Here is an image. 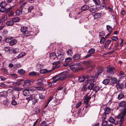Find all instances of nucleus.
Instances as JSON below:
<instances>
[{
    "instance_id": "obj_51",
    "label": "nucleus",
    "mask_w": 126,
    "mask_h": 126,
    "mask_svg": "<svg viewBox=\"0 0 126 126\" xmlns=\"http://www.w3.org/2000/svg\"><path fill=\"white\" fill-rule=\"evenodd\" d=\"M6 9L5 7H1L0 9V12H1L3 13L6 11Z\"/></svg>"
},
{
    "instance_id": "obj_29",
    "label": "nucleus",
    "mask_w": 126,
    "mask_h": 126,
    "mask_svg": "<svg viewBox=\"0 0 126 126\" xmlns=\"http://www.w3.org/2000/svg\"><path fill=\"white\" fill-rule=\"evenodd\" d=\"M97 10V7H92L89 9V11L91 12L92 13H94L96 12Z\"/></svg>"
},
{
    "instance_id": "obj_34",
    "label": "nucleus",
    "mask_w": 126,
    "mask_h": 126,
    "mask_svg": "<svg viewBox=\"0 0 126 126\" xmlns=\"http://www.w3.org/2000/svg\"><path fill=\"white\" fill-rule=\"evenodd\" d=\"M50 57L51 59H55L56 58V56L55 53H53L50 54Z\"/></svg>"
},
{
    "instance_id": "obj_32",
    "label": "nucleus",
    "mask_w": 126,
    "mask_h": 126,
    "mask_svg": "<svg viewBox=\"0 0 126 126\" xmlns=\"http://www.w3.org/2000/svg\"><path fill=\"white\" fill-rule=\"evenodd\" d=\"M124 95L122 92H120L118 95V98L119 100H120L123 98L124 97Z\"/></svg>"
},
{
    "instance_id": "obj_7",
    "label": "nucleus",
    "mask_w": 126,
    "mask_h": 126,
    "mask_svg": "<svg viewBox=\"0 0 126 126\" xmlns=\"http://www.w3.org/2000/svg\"><path fill=\"white\" fill-rule=\"evenodd\" d=\"M92 62L90 61H84L83 63L87 67L91 66L92 68H94L95 67V65L92 64Z\"/></svg>"
},
{
    "instance_id": "obj_42",
    "label": "nucleus",
    "mask_w": 126,
    "mask_h": 126,
    "mask_svg": "<svg viewBox=\"0 0 126 126\" xmlns=\"http://www.w3.org/2000/svg\"><path fill=\"white\" fill-rule=\"evenodd\" d=\"M117 80L115 78H112L111 79V82L112 83H115L116 82Z\"/></svg>"
},
{
    "instance_id": "obj_49",
    "label": "nucleus",
    "mask_w": 126,
    "mask_h": 126,
    "mask_svg": "<svg viewBox=\"0 0 126 126\" xmlns=\"http://www.w3.org/2000/svg\"><path fill=\"white\" fill-rule=\"evenodd\" d=\"M105 41V39L103 37H101L100 41V43L101 44H103Z\"/></svg>"
},
{
    "instance_id": "obj_37",
    "label": "nucleus",
    "mask_w": 126,
    "mask_h": 126,
    "mask_svg": "<svg viewBox=\"0 0 126 126\" xmlns=\"http://www.w3.org/2000/svg\"><path fill=\"white\" fill-rule=\"evenodd\" d=\"M69 68L74 72H75L76 71V69L74 65H71L69 66Z\"/></svg>"
},
{
    "instance_id": "obj_26",
    "label": "nucleus",
    "mask_w": 126,
    "mask_h": 126,
    "mask_svg": "<svg viewBox=\"0 0 126 126\" xmlns=\"http://www.w3.org/2000/svg\"><path fill=\"white\" fill-rule=\"evenodd\" d=\"M25 54L26 53L25 52H22L18 55L16 58L18 59L20 58H21L24 56Z\"/></svg>"
},
{
    "instance_id": "obj_21",
    "label": "nucleus",
    "mask_w": 126,
    "mask_h": 126,
    "mask_svg": "<svg viewBox=\"0 0 126 126\" xmlns=\"http://www.w3.org/2000/svg\"><path fill=\"white\" fill-rule=\"evenodd\" d=\"M14 23L13 19L10 20L8 21L6 24L7 26H11L14 24Z\"/></svg>"
},
{
    "instance_id": "obj_16",
    "label": "nucleus",
    "mask_w": 126,
    "mask_h": 126,
    "mask_svg": "<svg viewBox=\"0 0 126 126\" xmlns=\"http://www.w3.org/2000/svg\"><path fill=\"white\" fill-rule=\"evenodd\" d=\"M116 87L118 90H119L122 89L124 85L122 83L121 84L118 83L116 85Z\"/></svg>"
},
{
    "instance_id": "obj_27",
    "label": "nucleus",
    "mask_w": 126,
    "mask_h": 126,
    "mask_svg": "<svg viewBox=\"0 0 126 126\" xmlns=\"http://www.w3.org/2000/svg\"><path fill=\"white\" fill-rule=\"evenodd\" d=\"M101 88V87L98 86H95L93 89V91H95V92H97L99 91Z\"/></svg>"
},
{
    "instance_id": "obj_1",
    "label": "nucleus",
    "mask_w": 126,
    "mask_h": 126,
    "mask_svg": "<svg viewBox=\"0 0 126 126\" xmlns=\"http://www.w3.org/2000/svg\"><path fill=\"white\" fill-rule=\"evenodd\" d=\"M89 76L87 75L86 77L85 78L84 76H81L79 77L78 79V81L80 82H83L84 83H85V84H87L89 80Z\"/></svg>"
},
{
    "instance_id": "obj_24",
    "label": "nucleus",
    "mask_w": 126,
    "mask_h": 126,
    "mask_svg": "<svg viewBox=\"0 0 126 126\" xmlns=\"http://www.w3.org/2000/svg\"><path fill=\"white\" fill-rule=\"evenodd\" d=\"M109 121L110 123L115 124V121L114 119L112 117H110L109 118Z\"/></svg>"
},
{
    "instance_id": "obj_53",
    "label": "nucleus",
    "mask_w": 126,
    "mask_h": 126,
    "mask_svg": "<svg viewBox=\"0 0 126 126\" xmlns=\"http://www.w3.org/2000/svg\"><path fill=\"white\" fill-rule=\"evenodd\" d=\"M14 6V5L11 6L9 7L7 10H6V12H9L13 8Z\"/></svg>"
},
{
    "instance_id": "obj_10",
    "label": "nucleus",
    "mask_w": 126,
    "mask_h": 126,
    "mask_svg": "<svg viewBox=\"0 0 126 126\" xmlns=\"http://www.w3.org/2000/svg\"><path fill=\"white\" fill-rule=\"evenodd\" d=\"M23 81L24 84L23 86L24 87H26L31 85V84L29 80L27 79L25 80H24Z\"/></svg>"
},
{
    "instance_id": "obj_9",
    "label": "nucleus",
    "mask_w": 126,
    "mask_h": 126,
    "mask_svg": "<svg viewBox=\"0 0 126 126\" xmlns=\"http://www.w3.org/2000/svg\"><path fill=\"white\" fill-rule=\"evenodd\" d=\"M44 80V78L43 77H42L40 79L37 80L38 82L35 84L36 86H41L43 85V81Z\"/></svg>"
},
{
    "instance_id": "obj_40",
    "label": "nucleus",
    "mask_w": 126,
    "mask_h": 126,
    "mask_svg": "<svg viewBox=\"0 0 126 126\" xmlns=\"http://www.w3.org/2000/svg\"><path fill=\"white\" fill-rule=\"evenodd\" d=\"M110 80L108 79H106L104 80L103 83L105 85H106L108 84Z\"/></svg>"
},
{
    "instance_id": "obj_5",
    "label": "nucleus",
    "mask_w": 126,
    "mask_h": 126,
    "mask_svg": "<svg viewBox=\"0 0 126 126\" xmlns=\"http://www.w3.org/2000/svg\"><path fill=\"white\" fill-rule=\"evenodd\" d=\"M126 114V107L122 111L120 114L118 116V118H120V122L122 123L123 121L124 117Z\"/></svg>"
},
{
    "instance_id": "obj_60",
    "label": "nucleus",
    "mask_w": 126,
    "mask_h": 126,
    "mask_svg": "<svg viewBox=\"0 0 126 126\" xmlns=\"http://www.w3.org/2000/svg\"><path fill=\"white\" fill-rule=\"evenodd\" d=\"M87 89L86 87L83 86L82 87L81 90L82 91L85 92L86 91Z\"/></svg>"
},
{
    "instance_id": "obj_23",
    "label": "nucleus",
    "mask_w": 126,
    "mask_h": 126,
    "mask_svg": "<svg viewBox=\"0 0 126 126\" xmlns=\"http://www.w3.org/2000/svg\"><path fill=\"white\" fill-rule=\"evenodd\" d=\"M27 89V90H28L29 92H31L32 93L34 92L35 90L34 87L33 86L29 87Z\"/></svg>"
},
{
    "instance_id": "obj_48",
    "label": "nucleus",
    "mask_w": 126,
    "mask_h": 126,
    "mask_svg": "<svg viewBox=\"0 0 126 126\" xmlns=\"http://www.w3.org/2000/svg\"><path fill=\"white\" fill-rule=\"evenodd\" d=\"M111 39L113 41H116L118 40V38L116 36H113L111 37Z\"/></svg>"
},
{
    "instance_id": "obj_28",
    "label": "nucleus",
    "mask_w": 126,
    "mask_h": 126,
    "mask_svg": "<svg viewBox=\"0 0 126 126\" xmlns=\"http://www.w3.org/2000/svg\"><path fill=\"white\" fill-rule=\"evenodd\" d=\"M106 28L107 30L110 32V33H111L113 30L112 28L110 26L107 25L106 26Z\"/></svg>"
},
{
    "instance_id": "obj_41",
    "label": "nucleus",
    "mask_w": 126,
    "mask_h": 126,
    "mask_svg": "<svg viewBox=\"0 0 126 126\" xmlns=\"http://www.w3.org/2000/svg\"><path fill=\"white\" fill-rule=\"evenodd\" d=\"M79 58V54H76L73 57V58L75 60L78 59Z\"/></svg>"
},
{
    "instance_id": "obj_43",
    "label": "nucleus",
    "mask_w": 126,
    "mask_h": 126,
    "mask_svg": "<svg viewBox=\"0 0 126 126\" xmlns=\"http://www.w3.org/2000/svg\"><path fill=\"white\" fill-rule=\"evenodd\" d=\"M19 18L18 17H17L13 18L12 19L14 22H18L19 21Z\"/></svg>"
},
{
    "instance_id": "obj_63",
    "label": "nucleus",
    "mask_w": 126,
    "mask_h": 126,
    "mask_svg": "<svg viewBox=\"0 0 126 126\" xmlns=\"http://www.w3.org/2000/svg\"><path fill=\"white\" fill-rule=\"evenodd\" d=\"M82 103L81 102H79L76 105V107L77 108L79 107L81 104Z\"/></svg>"
},
{
    "instance_id": "obj_4",
    "label": "nucleus",
    "mask_w": 126,
    "mask_h": 126,
    "mask_svg": "<svg viewBox=\"0 0 126 126\" xmlns=\"http://www.w3.org/2000/svg\"><path fill=\"white\" fill-rule=\"evenodd\" d=\"M107 70L108 73L112 75H114L115 72V67L110 65H109L107 67Z\"/></svg>"
},
{
    "instance_id": "obj_12",
    "label": "nucleus",
    "mask_w": 126,
    "mask_h": 126,
    "mask_svg": "<svg viewBox=\"0 0 126 126\" xmlns=\"http://www.w3.org/2000/svg\"><path fill=\"white\" fill-rule=\"evenodd\" d=\"M24 80V79H22L16 82H14V86L16 87L18 86L22 83V82Z\"/></svg>"
},
{
    "instance_id": "obj_47",
    "label": "nucleus",
    "mask_w": 126,
    "mask_h": 126,
    "mask_svg": "<svg viewBox=\"0 0 126 126\" xmlns=\"http://www.w3.org/2000/svg\"><path fill=\"white\" fill-rule=\"evenodd\" d=\"M72 60V59L70 57H68L65 59V62H69L71 61Z\"/></svg>"
},
{
    "instance_id": "obj_18",
    "label": "nucleus",
    "mask_w": 126,
    "mask_h": 126,
    "mask_svg": "<svg viewBox=\"0 0 126 126\" xmlns=\"http://www.w3.org/2000/svg\"><path fill=\"white\" fill-rule=\"evenodd\" d=\"M60 62L59 61L54 62L53 63V65L54 67L55 68H58L60 66Z\"/></svg>"
},
{
    "instance_id": "obj_56",
    "label": "nucleus",
    "mask_w": 126,
    "mask_h": 126,
    "mask_svg": "<svg viewBox=\"0 0 126 126\" xmlns=\"http://www.w3.org/2000/svg\"><path fill=\"white\" fill-rule=\"evenodd\" d=\"M39 98L41 99H44L45 98V96L42 94H39Z\"/></svg>"
},
{
    "instance_id": "obj_31",
    "label": "nucleus",
    "mask_w": 126,
    "mask_h": 126,
    "mask_svg": "<svg viewBox=\"0 0 126 126\" xmlns=\"http://www.w3.org/2000/svg\"><path fill=\"white\" fill-rule=\"evenodd\" d=\"M47 125L46 122L45 121H43L41 122L40 126H51L50 124H49L48 125Z\"/></svg>"
},
{
    "instance_id": "obj_13",
    "label": "nucleus",
    "mask_w": 126,
    "mask_h": 126,
    "mask_svg": "<svg viewBox=\"0 0 126 126\" xmlns=\"http://www.w3.org/2000/svg\"><path fill=\"white\" fill-rule=\"evenodd\" d=\"M29 75L32 76H36L39 75V74L38 72L32 71L30 72L29 73Z\"/></svg>"
},
{
    "instance_id": "obj_38",
    "label": "nucleus",
    "mask_w": 126,
    "mask_h": 126,
    "mask_svg": "<svg viewBox=\"0 0 126 126\" xmlns=\"http://www.w3.org/2000/svg\"><path fill=\"white\" fill-rule=\"evenodd\" d=\"M18 72L20 74L22 75L24 74L25 73V71L22 69H18Z\"/></svg>"
},
{
    "instance_id": "obj_59",
    "label": "nucleus",
    "mask_w": 126,
    "mask_h": 126,
    "mask_svg": "<svg viewBox=\"0 0 126 126\" xmlns=\"http://www.w3.org/2000/svg\"><path fill=\"white\" fill-rule=\"evenodd\" d=\"M93 1L96 5H98L100 3V0H93Z\"/></svg>"
},
{
    "instance_id": "obj_6",
    "label": "nucleus",
    "mask_w": 126,
    "mask_h": 126,
    "mask_svg": "<svg viewBox=\"0 0 126 126\" xmlns=\"http://www.w3.org/2000/svg\"><path fill=\"white\" fill-rule=\"evenodd\" d=\"M104 112L105 114H104L102 117L103 120H105L106 119V114H109L111 112V110L110 108L109 107H107L104 110Z\"/></svg>"
},
{
    "instance_id": "obj_25",
    "label": "nucleus",
    "mask_w": 126,
    "mask_h": 126,
    "mask_svg": "<svg viewBox=\"0 0 126 126\" xmlns=\"http://www.w3.org/2000/svg\"><path fill=\"white\" fill-rule=\"evenodd\" d=\"M22 13V11L20 9H18L16 11V14L17 16L21 15Z\"/></svg>"
},
{
    "instance_id": "obj_52",
    "label": "nucleus",
    "mask_w": 126,
    "mask_h": 126,
    "mask_svg": "<svg viewBox=\"0 0 126 126\" xmlns=\"http://www.w3.org/2000/svg\"><path fill=\"white\" fill-rule=\"evenodd\" d=\"M34 7L33 6H30L29 7L28 9V13L30 12H31V11L33 9Z\"/></svg>"
},
{
    "instance_id": "obj_17",
    "label": "nucleus",
    "mask_w": 126,
    "mask_h": 126,
    "mask_svg": "<svg viewBox=\"0 0 126 126\" xmlns=\"http://www.w3.org/2000/svg\"><path fill=\"white\" fill-rule=\"evenodd\" d=\"M11 41L9 43V44L12 46L15 45L17 42L16 40L15 39H13L12 38H11Z\"/></svg>"
},
{
    "instance_id": "obj_39",
    "label": "nucleus",
    "mask_w": 126,
    "mask_h": 126,
    "mask_svg": "<svg viewBox=\"0 0 126 126\" xmlns=\"http://www.w3.org/2000/svg\"><path fill=\"white\" fill-rule=\"evenodd\" d=\"M95 51V49L94 48H91L88 51L89 53L90 54L94 53Z\"/></svg>"
},
{
    "instance_id": "obj_35",
    "label": "nucleus",
    "mask_w": 126,
    "mask_h": 126,
    "mask_svg": "<svg viewBox=\"0 0 126 126\" xmlns=\"http://www.w3.org/2000/svg\"><path fill=\"white\" fill-rule=\"evenodd\" d=\"M126 102L125 101H123L119 103V105L120 107L125 106L126 105Z\"/></svg>"
},
{
    "instance_id": "obj_14",
    "label": "nucleus",
    "mask_w": 126,
    "mask_h": 126,
    "mask_svg": "<svg viewBox=\"0 0 126 126\" xmlns=\"http://www.w3.org/2000/svg\"><path fill=\"white\" fill-rule=\"evenodd\" d=\"M91 98L90 95L88 96H86V97L84 99V102L85 104H88L89 103V102Z\"/></svg>"
},
{
    "instance_id": "obj_50",
    "label": "nucleus",
    "mask_w": 126,
    "mask_h": 126,
    "mask_svg": "<svg viewBox=\"0 0 126 126\" xmlns=\"http://www.w3.org/2000/svg\"><path fill=\"white\" fill-rule=\"evenodd\" d=\"M107 124V122L106 121L103 120L102 123V126H106Z\"/></svg>"
},
{
    "instance_id": "obj_45",
    "label": "nucleus",
    "mask_w": 126,
    "mask_h": 126,
    "mask_svg": "<svg viewBox=\"0 0 126 126\" xmlns=\"http://www.w3.org/2000/svg\"><path fill=\"white\" fill-rule=\"evenodd\" d=\"M13 52L14 54H16L18 52V49L17 48H14L13 49Z\"/></svg>"
},
{
    "instance_id": "obj_2",
    "label": "nucleus",
    "mask_w": 126,
    "mask_h": 126,
    "mask_svg": "<svg viewBox=\"0 0 126 126\" xmlns=\"http://www.w3.org/2000/svg\"><path fill=\"white\" fill-rule=\"evenodd\" d=\"M90 83L87 87V88L89 90H93L94 88V83L95 81V79L94 78H92V79L90 77L89 78Z\"/></svg>"
},
{
    "instance_id": "obj_46",
    "label": "nucleus",
    "mask_w": 126,
    "mask_h": 126,
    "mask_svg": "<svg viewBox=\"0 0 126 126\" xmlns=\"http://www.w3.org/2000/svg\"><path fill=\"white\" fill-rule=\"evenodd\" d=\"M67 54L68 55L71 56L72 53V51L71 49H69L68 50L67 52Z\"/></svg>"
},
{
    "instance_id": "obj_44",
    "label": "nucleus",
    "mask_w": 126,
    "mask_h": 126,
    "mask_svg": "<svg viewBox=\"0 0 126 126\" xmlns=\"http://www.w3.org/2000/svg\"><path fill=\"white\" fill-rule=\"evenodd\" d=\"M33 96L32 95H31L29 97L26 98L25 99H26L28 101H29L31 100H33Z\"/></svg>"
},
{
    "instance_id": "obj_30",
    "label": "nucleus",
    "mask_w": 126,
    "mask_h": 126,
    "mask_svg": "<svg viewBox=\"0 0 126 126\" xmlns=\"http://www.w3.org/2000/svg\"><path fill=\"white\" fill-rule=\"evenodd\" d=\"M6 82L7 84H9V85H8L9 87H13V86H14V82H13L9 81H7Z\"/></svg>"
},
{
    "instance_id": "obj_62",
    "label": "nucleus",
    "mask_w": 126,
    "mask_h": 126,
    "mask_svg": "<svg viewBox=\"0 0 126 126\" xmlns=\"http://www.w3.org/2000/svg\"><path fill=\"white\" fill-rule=\"evenodd\" d=\"M32 100L33 104L34 105L35 104V103L37 102V100L36 98H33V100Z\"/></svg>"
},
{
    "instance_id": "obj_57",
    "label": "nucleus",
    "mask_w": 126,
    "mask_h": 126,
    "mask_svg": "<svg viewBox=\"0 0 126 126\" xmlns=\"http://www.w3.org/2000/svg\"><path fill=\"white\" fill-rule=\"evenodd\" d=\"M11 38H6L5 40V41L7 43H9L11 42Z\"/></svg>"
},
{
    "instance_id": "obj_58",
    "label": "nucleus",
    "mask_w": 126,
    "mask_h": 126,
    "mask_svg": "<svg viewBox=\"0 0 126 126\" xmlns=\"http://www.w3.org/2000/svg\"><path fill=\"white\" fill-rule=\"evenodd\" d=\"M11 104L15 106L17 104V102L15 100H14L12 101Z\"/></svg>"
},
{
    "instance_id": "obj_20",
    "label": "nucleus",
    "mask_w": 126,
    "mask_h": 126,
    "mask_svg": "<svg viewBox=\"0 0 126 126\" xmlns=\"http://www.w3.org/2000/svg\"><path fill=\"white\" fill-rule=\"evenodd\" d=\"M97 69V76H98L99 74L101 73L103 70V68L102 67H100L99 66H98Z\"/></svg>"
},
{
    "instance_id": "obj_8",
    "label": "nucleus",
    "mask_w": 126,
    "mask_h": 126,
    "mask_svg": "<svg viewBox=\"0 0 126 126\" xmlns=\"http://www.w3.org/2000/svg\"><path fill=\"white\" fill-rule=\"evenodd\" d=\"M66 72H64L61 73L60 76V80H63L65 79L66 77Z\"/></svg>"
},
{
    "instance_id": "obj_55",
    "label": "nucleus",
    "mask_w": 126,
    "mask_h": 126,
    "mask_svg": "<svg viewBox=\"0 0 126 126\" xmlns=\"http://www.w3.org/2000/svg\"><path fill=\"white\" fill-rule=\"evenodd\" d=\"M13 89L15 90L19 91H22L23 89L20 87H15Z\"/></svg>"
},
{
    "instance_id": "obj_15",
    "label": "nucleus",
    "mask_w": 126,
    "mask_h": 126,
    "mask_svg": "<svg viewBox=\"0 0 126 126\" xmlns=\"http://www.w3.org/2000/svg\"><path fill=\"white\" fill-rule=\"evenodd\" d=\"M23 95L25 96H28L30 95L29 92L27 90V89L23 90Z\"/></svg>"
},
{
    "instance_id": "obj_22",
    "label": "nucleus",
    "mask_w": 126,
    "mask_h": 126,
    "mask_svg": "<svg viewBox=\"0 0 126 126\" xmlns=\"http://www.w3.org/2000/svg\"><path fill=\"white\" fill-rule=\"evenodd\" d=\"M58 76H55L53 77V80L52 81V82L54 83H56L57 81L59 80H60V79L59 77H58Z\"/></svg>"
},
{
    "instance_id": "obj_36",
    "label": "nucleus",
    "mask_w": 126,
    "mask_h": 126,
    "mask_svg": "<svg viewBox=\"0 0 126 126\" xmlns=\"http://www.w3.org/2000/svg\"><path fill=\"white\" fill-rule=\"evenodd\" d=\"M7 4V3L6 2L2 1L0 3V5L1 7L4 8L6 6Z\"/></svg>"
},
{
    "instance_id": "obj_33",
    "label": "nucleus",
    "mask_w": 126,
    "mask_h": 126,
    "mask_svg": "<svg viewBox=\"0 0 126 126\" xmlns=\"http://www.w3.org/2000/svg\"><path fill=\"white\" fill-rule=\"evenodd\" d=\"M89 8V7L88 5H84L81 8V9L82 11L87 10Z\"/></svg>"
},
{
    "instance_id": "obj_11",
    "label": "nucleus",
    "mask_w": 126,
    "mask_h": 126,
    "mask_svg": "<svg viewBox=\"0 0 126 126\" xmlns=\"http://www.w3.org/2000/svg\"><path fill=\"white\" fill-rule=\"evenodd\" d=\"M52 70H48L46 69H43L40 70V73L41 74H45L50 73L51 72Z\"/></svg>"
},
{
    "instance_id": "obj_54",
    "label": "nucleus",
    "mask_w": 126,
    "mask_h": 126,
    "mask_svg": "<svg viewBox=\"0 0 126 126\" xmlns=\"http://www.w3.org/2000/svg\"><path fill=\"white\" fill-rule=\"evenodd\" d=\"M34 111L35 112V113L37 114L39 112L40 109L38 108H36L34 109Z\"/></svg>"
},
{
    "instance_id": "obj_3",
    "label": "nucleus",
    "mask_w": 126,
    "mask_h": 126,
    "mask_svg": "<svg viewBox=\"0 0 126 126\" xmlns=\"http://www.w3.org/2000/svg\"><path fill=\"white\" fill-rule=\"evenodd\" d=\"M27 28L26 27L23 26L21 27L20 29V31L23 33L22 34V37H27L29 36V35L28 33L27 32Z\"/></svg>"
},
{
    "instance_id": "obj_19",
    "label": "nucleus",
    "mask_w": 126,
    "mask_h": 126,
    "mask_svg": "<svg viewBox=\"0 0 126 126\" xmlns=\"http://www.w3.org/2000/svg\"><path fill=\"white\" fill-rule=\"evenodd\" d=\"M101 15V13H95L94 15V19H97L99 18Z\"/></svg>"
},
{
    "instance_id": "obj_61",
    "label": "nucleus",
    "mask_w": 126,
    "mask_h": 126,
    "mask_svg": "<svg viewBox=\"0 0 126 126\" xmlns=\"http://www.w3.org/2000/svg\"><path fill=\"white\" fill-rule=\"evenodd\" d=\"M53 96H51L50 97L49 99L48 100V101L47 102V105H48L49 104V102L52 100V99H53Z\"/></svg>"
},
{
    "instance_id": "obj_64",
    "label": "nucleus",
    "mask_w": 126,
    "mask_h": 126,
    "mask_svg": "<svg viewBox=\"0 0 126 126\" xmlns=\"http://www.w3.org/2000/svg\"><path fill=\"white\" fill-rule=\"evenodd\" d=\"M10 49V48L8 47H4V50L5 51H8Z\"/></svg>"
}]
</instances>
